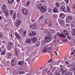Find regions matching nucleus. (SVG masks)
Wrapping results in <instances>:
<instances>
[{
	"label": "nucleus",
	"mask_w": 75,
	"mask_h": 75,
	"mask_svg": "<svg viewBox=\"0 0 75 75\" xmlns=\"http://www.w3.org/2000/svg\"><path fill=\"white\" fill-rule=\"evenodd\" d=\"M63 33L65 35H68V32L67 30H64Z\"/></svg>",
	"instance_id": "18"
},
{
	"label": "nucleus",
	"mask_w": 75,
	"mask_h": 75,
	"mask_svg": "<svg viewBox=\"0 0 75 75\" xmlns=\"http://www.w3.org/2000/svg\"><path fill=\"white\" fill-rule=\"evenodd\" d=\"M2 43H3L4 44H6L5 43V41H2Z\"/></svg>",
	"instance_id": "60"
},
{
	"label": "nucleus",
	"mask_w": 75,
	"mask_h": 75,
	"mask_svg": "<svg viewBox=\"0 0 75 75\" xmlns=\"http://www.w3.org/2000/svg\"><path fill=\"white\" fill-rule=\"evenodd\" d=\"M10 15L11 16L13 14V11L12 10H10Z\"/></svg>",
	"instance_id": "30"
},
{
	"label": "nucleus",
	"mask_w": 75,
	"mask_h": 75,
	"mask_svg": "<svg viewBox=\"0 0 75 75\" xmlns=\"http://www.w3.org/2000/svg\"><path fill=\"white\" fill-rule=\"evenodd\" d=\"M52 22H50L49 24V27L51 26V25H52Z\"/></svg>",
	"instance_id": "39"
},
{
	"label": "nucleus",
	"mask_w": 75,
	"mask_h": 75,
	"mask_svg": "<svg viewBox=\"0 0 75 75\" xmlns=\"http://www.w3.org/2000/svg\"><path fill=\"white\" fill-rule=\"evenodd\" d=\"M16 35L17 39H18V40H20V36L18 33H17Z\"/></svg>",
	"instance_id": "25"
},
{
	"label": "nucleus",
	"mask_w": 75,
	"mask_h": 75,
	"mask_svg": "<svg viewBox=\"0 0 75 75\" xmlns=\"http://www.w3.org/2000/svg\"><path fill=\"white\" fill-rule=\"evenodd\" d=\"M58 21L61 24H64V22L63 21V20L60 19L59 18L58 19Z\"/></svg>",
	"instance_id": "16"
},
{
	"label": "nucleus",
	"mask_w": 75,
	"mask_h": 75,
	"mask_svg": "<svg viewBox=\"0 0 75 75\" xmlns=\"http://www.w3.org/2000/svg\"><path fill=\"white\" fill-rule=\"evenodd\" d=\"M55 53L56 54V55H57V52H55Z\"/></svg>",
	"instance_id": "63"
},
{
	"label": "nucleus",
	"mask_w": 75,
	"mask_h": 75,
	"mask_svg": "<svg viewBox=\"0 0 75 75\" xmlns=\"http://www.w3.org/2000/svg\"><path fill=\"white\" fill-rule=\"evenodd\" d=\"M40 42H37L35 45L36 47H38V46H39V45H40Z\"/></svg>",
	"instance_id": "29"
},
{
	"label": "nucleus",
	"mask_w": 75,
	"mask_h": 75,
	"mask_svg": "<svg viewBox=\"0 0 75 75\" xmlns=\"http://www.w3.org/2000/svg\"><path fill=\"white\" fill-rule=\"evenodd\" d=\"M52 46L50 45H48L45 46L44 48H43V50L42 51V54H45L48 51L50 54L52 53Z\"/></svg>",
	"instance_id": "1"
},
{
	"label": "nucleus",
	"mask_w": 75,
	"mask_h": 75,
	"mask_svg": "<svg viewBox=\"0 0 75 75\" xmlns=\"http://www.w3.org/2000/svg\"><path fill=\"white\" fill-rule=\"evenodd\" d=\"M52 60V59H51L50 60H49L48 62V63H49V62H51V61Z\"/></svg>",
	"instance_id": "57"
},
{
	"label": "nucleus",
	"mask_w": 75,
	"mask_h": 75,
	"mask_svg": "<svg viewBox=\"0 0 75 75\" xmlns=\"http://www.w3.org/2000/svg\"><path fill=\"white\" fill-rule=\"evenodd\" d=\"M60 17L61 18H63L65 17V14L62 13H61L60 14Z\"/></svg>",
	"instance_id": "17"
},
{
	"label": "nucleus",
	"mask_w": 75,
	"mask_h": 75,
	"mask_svg": "<svg viewBox=\"0 0 75 75\" xmlns=\"http://www.w3.org/2000/svg\"><path fill=\"white\" fill-rule=\"evenodd\" d=\"M57 35L58 36L60 37H62L63 38H66V36H65L64 34L62 33L60 34V33H57Z\"/></svg>",
	"instance_id": "7"
},
{
	"label": "nucleus",
	"mask_w": 75,
	"mask_h": 75,
	"mask_svg": "<svg viewBox=\"0 0 75 75\" xmlns=\"http://www.w3.org/2000/svg\"><path fill=\"white\" fill-rule=\"evenodd\" d=\"M47 69H45V70H44V72H45V73H46V72H47Z\"/></svg>",
	"instance_id": "47"
},
{
	"label": "nucleus",
	"mask_w": 75,
	"mask_h": 75,
	"mask_svg": "<svg viewBox=\"0 0 75 75\" xmlns=\"http://www.w3.org/2000/svg\"><path fill=\"white\" fill-rule=\"evenodd\" d=\"M16 13H14L13 16V20H15V19H16Z\"/></svg>",
	"instance_id": "35"
},
{
	"label": "nucleus",
	"mask_w": 75,
	"mask_h": 75,
	"mask_svg": "<svg viewBox=\"0 0 75 75\" xmlns=\"http://www.w3.org/2000/svg\"><path fill=\"white\" fill-rule=\"evenodd\" d=\"M73 7L74 8H75V5H73Z\"/></svg>",
	"instance_id": "64"
},
{
	"label": "nucleus",
	"mask_w": 75,
	"mask_h": 75,
	"mask_svg": "<svg viewBox=\"0 0 75 75\" xmlns=\"http://www.w3.org/2000/svg\"><path fill=\"white\" fill-rule=\"evenodd\" d=\"M8 58H10V57H11V55H12V54L10 53H9L8 54Z\"/></svg>",
	"instance_id": "28"
},
{
	"label": "nucleus",
	"mask_w": 75,
	"mask_h": 75,
	"mask_svg": "<svg viewBox=\"0 0 75 75\" xmlns=\"http://www.w3.org/2000/svg\"><path fill=\"white\" fill-rule=\"evenodd\" d=\"M43 6H42V5L41 4H38L37 5V8L38 10H40Z\"/></svg>",
	"instance_id": "11"
},
{
	"label": "nucleus",
	"mask_w": 75,
	"mask_h": 75,
	"mask_svg": "<svg viewBox=\"0 0 75 75\" xmlns=\"http://www.w3.org/2000/svg\"><path fill=\"white\" fill-rule=\"evenodd\" d=\"M37 39L35 37H34L32 40V41L33 42H35L37 41Z\"/></svg>",
	"instance_id": "24"
},
{
	"label": "nucleus",
	"mask_w": 75,
	"mask_h": 75,
	"mask_svg": "<svg viewBox=\"0 0 75 75\" xmlns=\"http://www.w3.org/2000/svg\"><path fill=\"white\" fill-rule=\"evenodd\" d=\"M16 60L13 59L11 62V65L12 67H14L16 65Z\"/></svg>",
	"instance_id": "5"
},
{
	"label": "nucleus",
	"mask_w": 75,
	"mask_h": 75,
	"mask_svg": "<svg viewBox=\"0 0 75 75\" xmlns=\"http://www.w3.org/2000/svg\"><path fill=\"white\" fill-rule=\"evenodd\" d=\"M57 44H55L54 45L53 48H54V49H55L56 48V47H57Z\"/></svg>",
	"instance_id": "36"
},
{
	"label": "nucleus",
	"mask_w": 75,
	"mask_h": 75,
	"mask_svg": "<svg viewBox=\"0 0 75 75\" xmlns=\"http://www.w3.org/2000/svg\"><path fill=\"white\" fill-rule=\"evenodd\" d=\"M52 37H53V36H52V35H50L49 37L46 36L44 40H43L42 42V44L45 45L46 44V42L47 43L51 41L52 39Z\"/></svg>",
	"instance_id": "2"
},
{
	"label": "nucleus",
	"mask_w": 75,
	"mask_h": 75,
	"mask_svg": "<svg viewBox=\"0 0 75 75\" xmlns=\"http://www.w3.org/2000/svg\"><path fill=\"white\" fill-rule=\"evenodd\" d=\"M47 34H48V35H51V33L50 32H48Z\"/></svg>",
	"instance_id": "56"
},
{
	"label": "nucleus",
	"mask_w": 75,
	"mask_h": 75,
	"mask_svg": "<svg viewBox=\"0 0 75 75\" xmlns=\"http://www.w3.org/2000/svg\"><path fill=\"white\" fill-rule=\"evenodd\" d=\"M8 3L9 4L11 3H12L14 1V0H8Z\"/></svg>",
	"instance_id": "27"
},
{
	"label": "nucleus",
	"mask_w": 75,
	"mask_h": 75,
	"mask_svg": "<svg viewBox=\"0 0 75 75\" xmlns=\"http://www.w3.org/2000/svg\"><path fill=\"white\" fill-rule=\"evenodd\" d=\"M71 25L73 27H74V25L71 24Z\"/></svg>",
	"instance_id": "62"
},
{
	"label": "nucleus",
	"mask_w": 75,
	"mask_h": 75,
	"mask_svg": "<svg viewBox=\"0 0 75 75\" xmlns=\"http://www.w3.org/2000/svg\"><path fill=\"white\" fill-rule=\"evenodd\" d=\"M7 8L6 7V5L4 4L2 7V10L3 13H5V11H6V10H7Z\"/></svg>",
	"instance_id": "6"
},
{
	"label": "nucleus",
	"mask_w": 75,
	"mask_h": 75,
	"mask_svg": "<svg viewBox=\"0 0 75 75\" xmlns=\"http://www.w3.org/2000/svg\"><path fill=\"white\" fill-rule=\"evenodd\" d=\"M55 42H56V41L55 40H54L52 42V43H55Z\"/></svg>",
	"instance_id": "58"
},
{
	"label": "nucleus",
	"mask_w": 75,
	"mask_h": 75,
	"mask_svg": "<svg viewBox=\"0 0 75 75\" xmlns=\"http://www.w3.org/2000/svg\"><path fill=\"white\" fill-rule=\"evenodd\" d=\"M31 39H28L26 40V42L27 43H28V44H30L31 43Z\"/></svg>",
	"instance_id": "22"
},
{
	"label": "nucleus",
	"mask_w": 75,
	"mask_h": 75,
	"mask_svg": "<svg viewBox=\"0 0 75 75\" xmlns=\"http://www.w3.org/2000/svg\"><path fill=\"white\" fill-rule=\"evenodd\" d=\"M53 13H57L58 11V8H57L55 7L54 8V9L53 10Z\"/></svg>",
	"instance_id": "15"
},
{
	"label": "nucleus",
	"mask_w": 75,
	"mask_h": 75,
	"mask_svg": "<svg viewBox=\"0 0 75 75\" xmlns=\"http://www.w3.org/2000/svg\"><path fill=\"white\" fill-rule=\"evenodd\" d=\"M67 70H64L63 71L62 73V75H67V74H68L67 73Z\"/></svg>",
	"instance_id": "20"
},
{
	"label": "nucleus",
	"mask_w": 75,
	"mask_h": 75,
	"mask_svg": "<svg viewBox=\"0 0 75 75\" xmlns=\"http://www.w3.org/2000/svg\"><path fill=\"white\" fill-rule=\"evenodd\" d=\"M13 45V42H8V46L11 47Z\"/></svg>",
	"instance_id": "19"
},
{
	"label": "nucleus",
	"mask_w": 75,
	"mask_h": 75,
	"mask_svg": "<svg viewBox=\"0 0 75 75\" xmlns=\"http://www.w3.org/2000/svg\"><path fill=\"white\" fill-rule=\"evenodd\" d=\"M26 33H27V31L26 30H25L23 32V36H25L26 35Z\"/></svg>",
	"instance_id": "31"
},
{
	"label": "nucleus",
	"mask_w": 75,
	"mask_h": 75,
	"mask_svg": "<svg viewBox=\"0 0 75 75\" xmlns=\"http://www.w3.org/2000/svg\"><path fill=\"white\" fill-rule=\"evenodd\" d=\"M67 38L69 39V40H70L71 38V37L70 36H68L67 37Z\"/></svg>",
	"instance_id": "41"
},
{
	"label": "nucleus",
	"mask_w": 75,
	"mask_h": 75,
	"mask_svg": "<svg viewBox=\"0 0 75 75\" xmlns=\"http://www.w3.org/2000/svg\"><path fill=\"white\" fill-rule=\"evenodd\" d=\"M65 2L67 3V4H68V3L69 1H68V0H64Z\"/></svg>",
	"instance_id": "45"
},
{
	"label": "nucleus",
	"mask_w": 75,
	"mask_h": 75,
	"mask_svg": "<svg viewBox=\"0 0 75 75\" xmlns=\"http://www.w3.org/2000/svg\"><path fill=\"white\" fill-rule=\"evenodd\" d=\"M49 75H53V74H52V72H50V73H49Z\"/></svg>",
	"instance_id": "49"
},
{
	"label": "nucleus",
	"mask_w": 75,
	"mask_h": 75,
	"mask_svg": "<svg viewBox=\"0 0 75 75\" xmlns=\"http://www.w3.org/2000/svg\"><path fill=\"white\" fill-rule=\"evenodd\" d=\"M23 13L24 14V15H28V10L26 8H23L22 10Z\"/></svg>",
	"instance_id": "3"
},
{
	"label": "nucleus",
	"mask_w": 75,
	"mask_h": 75,
	"mask_svg": "<svg viewBox=\"0 0 75 75\" xmlns=\"http://www.w3.org/2000/svg\"><path fill=\"white\" fill-rule=\"evenodd\" d=\"M24 64V62L23 61H20L18 62V65H22Z\"/></svg>",
	"instance_id": "21"
},
{
	"label": "nucleus",
	"mask_w": 75,
	"mask_h": 75,
	"mask_svg": "<svg viewBox=\"0 0 75 75\" xmlns=\"http://www.w3.org/2000/svg\"><path fill=\"white\" fill-rule=\"evenodd\" d=\"M50 31L51 33H54V30H51Z\"/></svg>",
	"instance_id": "43"
},
{
	"label": "nucleus",
	"mask_w": 75,
	"mask_h": 75,
	"mask_svg": "<svg viewBox=\"0 0 75 75\" xmlns=\"http://www.w3.org/2000/svg\"><path fill=\"white\" fill-rule=\"evenodd\" d=\"M71 33L73 35H75V29H73L71 32Z\"/></svg>",
	"instance_id": "23"
},
{
	"label": "nucleus",
	"mask_w": 75,
	"mask_h": 75,
	"mask_svg": "<svg viewBox=\"0 0 75 75\" xmlns=\"http://www.w3.org/2000/svg\"><path fill=\"white\" fill-rule=\"evenodd\" d=\"M5 13L9 14L8 11V10L6 11V12H5Z\"/></svg>",
	"instance_id": "52"
},
{
	"label": "nucleus",
	"mask_w": 75,
	"mask_h": 75,
	"mask_svg": "<svg viewBox=\"0 0 75 75\" xmlns=\"http://www.w3.org/2000/svg\"><path fill=\"white\" fill-rule=\"evenodd\" d=\"M44 20V18H42V17L40 16L39 18L38 21V23H40V21H41V23H42V21Z\"/></svg>",
	"instance_id": "13"
},
{
	"label": "nucleus",
	"mask_w": 75,
	"mask_h": 75,
	"mask_svg": "<svg viewBox=\"0 0 75 75\" xmlns=\"http://www.w3.org/2000/svg\"><path fill=\"white\" fill-rule=\"evenodd\" d=\"M24 74V72L23 71H21L20 73V74Z\"/></svg>",
	"instance_id": "50"
},
{
	"label": "nucleus",
	"mask_w": 75,
	"mask_h": 75,
	"mask_svg": "<svg viewBox=\"0 0 75 75\" xmlns=\"http://www.w3.org/2000/svg\"><path fill=\"white\" fill-rule=\"evenodd\" d=\"M45 33H46V34H47V33H48V31L47 30H46L45 31Z\"/></svg>",
	"instance_id": "54"
},
{
	"label": "nucleus",
	"mask_w": 75,
	"mask_h": 75,
	"mask_svg": "<svg viewBox=\"0 0 75 75\" xmlns=\"http://www.w3.org/2000/svg\"><path fill=\"white\" fill-rule=\"evenodd\" d=\"M53 18H57V15L55 14H53Z\"/></svg>",
	"instance_id": "37"
},
{
	"label": "nucleus",
	"mask_w": 75,
	"mask_h": 75,
	"mask_svg": "<svg viewBox=\"0 0 75 75\" xmlns=\"http://www.w3.org/2000/svg\"><path fill=\"white\" fill-rule=\"evenodd\" d=\"M66 75H72V73L71 72H69Z\"/></svg>",
	"instance_id": "42"
},
{
	"label": "nucleus",
	"mask_w": 75,
	"mask_h": 75,
	"mask_svg": "<svg viewBox=\"0 0 75 75\" xmlns=\"http://www.w3.org/2000/svg\"><path fill=\"white\" fill-rule=\"evenodd\" d=\"M28 4L27 6H28V5L30 4V1H28L27 2Z\"/></svg>",
	"instance_id": "44"
},
{
	"label": "nucleus",
	"mask_w": 75,
	"mask_h": 75,
	"mask_svg": "<svg viewBox=\"0 0 75 75\" xmlns=\"http://www.w3.org/2000/svg\"><path fill=\"white\" fill-rule=\"evenodd\" d=\"M3 18L0 16V20H1Z\"/></svg>",
	"instance_id": "61"
},
{
	"label": "nucleus",
	"mask_w": 75,
	"mask_h": 75,
	"mask_svg": "<svg viewBox=\"0 0 75 75\" xmlns=\"http://www.w3.org/2000/svg\"><path fill=\"white\" fill-rule=\"evenodd\" d=\"M56 5L57 7H59V4L58 3V2H57L56 3Z\"/></svg>",
	"instance_id": "32"
},
{
	"label": "nucleus",
	"mask_w": 75,
	"mask_h": 75,
	"mask_svg": "<svg viewBox=\"0 0 75 75\" xmlns=\"http://www.w3.org/2000/svg\"><path fill=\"white\" fill-rule=\"evenodd\" d=\"M36 35V34L33 31L30 32L29 34V36L31 37V36H33L35 37Z\"/></svg>",
	"instance_id": "8"
},
{
	"label": "nucleus",
	"mask_w": 75,
	"mask_h": 75,
	"mask_svg": "<svg viewBox=\"0 0 75 75\" xmlns=\"http://www.w3.org/2000/svg\"><path fill=\"white\" fill-rule=\"evenodd\" d=\"M66 25L67 26V27H69V25L68 24H66Z\"/></svg>",
	"instance_id": "59"
},
{
	"label": "nucleus",
	"mask_w": 75,
	"mask_h": 75,
	"mask_svg": "<svg viewBox=\"0 0 75 75\" xmlns=\"http://www.w3.org/2000/svg\"><path fill=\"white\" fill-rule=\"evenodd\" d=\"M55 67H54L53 69V71L54 72V71H55Z\"/></svg>",
	"instance_id": "55"
},
{
	"label": "nucleus",
	"mask_w": 75,
	"mask_h": 75,
	"mask_svg": "<svg viewBox=\"0 0 75 75\" xmlns=\"http://www.w3.org/2000/svg\"><path fill=\"white\" fill-rule=\"evenodd\" d=\"M3 37V34L0 33V38H1Z\"/></svg>",
	"instance_id": "40"
},
{
	"label": "nucleus",
	"mask_w": 75,
	"mask_h": 75,
	"mask_svg": "<svg viewBox=\"0 0 75 75\" xmlns=\"http://www.w3.org/2000/svg\"><path fill=\"white\" fill-rule=\"evenodd\" d=\"M69 20L70 21H71L73 20V18L72 17L70 16H68L67 17V19H66V21L67 22V20Z\"/></svg>",
	"instance_id": "9"
},
{
	"label": "nucleus",
	"mask_w": 75,
	"mask_h": 75,
	"mask_svg": "<svg viewBox=\"0 0 75 75\" xmlns=\"http://www.w3.org/2000/svg\"><path fill=\"white\" fill-rule=\"evenodd\" d=\"M5 51L4 50L1 52V54L2 55H5Z\"/></svg>",
	"instance_id": "34"
},
{
	"label": "nucleus",
	"mask_w": 75,
	"mask_h": 75,
	"mask_svg": "<svg viewBox=\"0 0 75 75\" xmlns=\"http://www.w3.org/2000/svg\"><path fill=\"white\" fill-rule=\"evenodd\" d=\"M67 8L68 12L69 13H70V12H71V9H70V8H69L68 6H67Z\"/></svg>",
	"instance_id": "26"
},
{
	"label": "nucleus",
	"mask_w": 75,
	"mask_h": 75,
	"mask_svg": "<svg viewBox=\"0 0 75 75\" xmlns=\"http://www.w3.org/2000/svg\"><path fill=\"white\" fill-rule=\"evenodd\" d=\"M40 10L41 13H44V12H45L46 10H47V7L45 6H43Z\"/></svg>",
	"instance_id": "4"
},
{
	"label": "nucleus",
	"mask_w": 75,
	"mask_h": 75,
	"mask_svg": "<svg viewBox=\"0 0 75 75\" xmlns=\"http://www.w3.org/2000/svg\"><path fill=\"white\" fill-rule=\"evenodd\" d=\"M62 41L64 42H66V40L65 39H63Z\"/></svg>",
	"instance_id": "48"
},
{
	"label": "nucleus",
	"mask_w": 75,
	"mask_h": 75,
	"mask_svg": "<svg viewBox=\"0 0 75 75\" xmlns=\"http://www.w3.org/2000/svg\"><path fill=\"white\" fill-rule=\"evenodd\" d=\"M48 12H49V13H51V8H48Z\"/></svg>",
	"instance_id": "38"
},
{
	"label": "nucleus",
	"mask_w": 75,
	"mask_h": 75,
	"mask_svg": "<svg viewBox=\"0 0 75 75\" xmlns=\"http://www.w3.org/2000/svg\"><path fill=\"white\" fill-rule=\"evenodd\" d=\"M36 26H35V24H33L32 25H30L29 28L31 29H34V28H35Z\"/></svg>",
	"instance_id": "12"
},
{
	"label": "nucleus",
	"mask_w": 75,
	"mask_h": 75,
	"mask_svg": "<svg viewBox=\"0 0 75 75\" xmlns=\"http://www.w3.org/2000/svg\"><path fill=\"white\" fill-rule=\"evenodd\" d=\"M61 9L62 10V11H63L65 13V12L67 11H66V10H65V8L64 6H62L61 7Z\"/></svg>",
	"instance_id": "14"
},
{
	"label": "nucleus",
	"mask_w": 75,
	"mask_h": 75,
	"mask_svg": "<svg viewBox=\"0 0 75 75\" xmlns=\"http://www.w3.org/2000/svg\"><path fill=\"white\" fill-rule=\"evenodd\" d=\"M5 14H6V16H7V17H8V16L9 15V13H5Z\"/></svg>",
	"instance_id": "51"
},
{
	"label": "nucleus",
	"mask_w": 75,
	"mask_h": 75,
	"mask_svg": "<svg viewBox=\"0 0 75 75\" xmlns=\"http://www.w3.org/2000/svg\"><path fill=\"white\" fill-rule=\"evenodd\" d=\"M21 21H20V20H18L17 22L16 23V26L17 27L19 26L21 23Z\"/></svg>",
	"instance_id": "10"
},
{
	"label": "nucleus",
	"mask_w": 75,
	"mask_h": 75,
	"mask_svg": "<svg viewBox=\"0 0 75 75\" xmlns=\"http://www.w3.org/2000/svg\"><path fill=\"white\" fill-rule=\"evenodd\" d=\"M60 70H61V71H63V69L61 67Z\"/></svg>",
	"instance_id": "53"
},
{
	"label": "nucleus",
	"mask_w": 75,
	"mask_h": 75,
	"mask_svg": "<svg viewBox=\"0 0 75 75\" xmlns=\"http://www.w3.org/2000/svg\"><path fill=\"white\" fill-rule=\"evenodd\" d=\"M11 47H10V46H8V47L7 48V49L9 51H10V50H11Z\"/></svg>",
	"instance_id": "33"
},
{
	"label": "nucleus",
	"mask_w": 75,
	"mask_h": 75,
	"mask_svg": "<svg viewBox=\"0 0 75 75\" xmlns=\"http://www.w3.org/2000/svg\"><path fill=\"white\" fill-rule=\"evenodd\" d=\"M59 73L57 71H56L55 72V74H56V75H58V74H59Z\"/></svg>",
	"instance_id": "46"
}]
</instances>
